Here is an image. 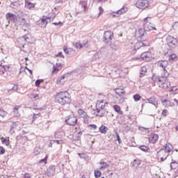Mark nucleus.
I'll return each instance as SVG.
<instances>
[{
    "mask_svg": "<svg viewBox=\"0 0 178 178\" xmlns=\"http://www.w3.org/2000/svg\"><path fill=\"white\" fill-rule=\"evenodd\" d=\"M56 102L60 105H67L72 102V97L67 91L60 92L56 95Z\"/></svg>",
    "mask_w": 178,
    "mask_h": 178,
    "instance_id": "obj_1",
    "label": "nucleus"
},
{
    "mask_svg": "<svg viewBox=\"0 0 178 178\" xmlns=\"http://www.w3.org/2000/svg\"><path fill=\"white\" fill-rule=\"evenodd\" d=\"M108 105V102L105 100H99L96 104V111H92V115L102 118L105 115V106Z\"/></svg>",
    "mask_w": 178,
    "mask_h": 178,
    "instance_id": "obj_2",
    "label": "nucleus"
},
{
    "mask_svg": "<svg viewBox=\"0 0 178 178\" xmlns=\"http://www.w3.org/2000/svg\"><path fill=\"white\" fill-rule=\"evenodd\" d=\"M152 80H153V81H154L155 83H157L160 88H169V87H170V82L169 81V80L162 79L161 76L156 74H153Z\"/></svg>",
    "mask_w": 178,
    "mask_h": 178,
    "instance_id": "obj_3",
    "label": "nucleus"
},
{
    "mask_svg": "<svg viewBox=\"0 0 178 178\" xmlns=\"http://www.w3.org/2000/svg\"><path fill=\"white\" fill-rule=\"evenodd\" d=\"M152 22L151 17H146L144 19V29L145 31L156 30V28H155V26Z\"/></svg>",
    "mask_w": 178,
    "mask_h": 178,
    "instance_id": "obj_4",
    "label": "nucleus"
},
{
    "mask_svg": "<svg viewBox=\"0 0 178 178\" xmlns=\"http://www.w3.org/2000/svg\"><path fill=\"white\" fill-rule=\"evenodd\" d=\"M150 5L149 1L148 0H138L136 3V6L138 9H141L144 10L147 9Z\"/></svg>",
    "mask_w": 178,
    "mask_h": 178,
    "instance_id": "obj_5",
    "label": "nucleus"
},
{
    "mask_svg": "<svg viewBox=\"0 0 178 178\" xmlns=\"http://www.w3.org/2000/svg\"><path fill=\"white\" fill-rule=\"evenodd\" d=\"M65 123L68 126H76L77 124V118L74 115L67 116L65 118Z\"/></svg>",
    "mask_w": 178,
    "mask_h": 178,
    "instance_id": "obj_6",
    "label": "nucleus"
},
{
    "mask_svg": "<svg viewBox=\"0 0 178 178\" xmlns=\"http://www.w3.org/2000/svg\"><path fill=\"white\" fill-rule=\"evenodd\" d=\"M113 39V33L109 31H106L104 32V42L105 44H108V42H110V41H112Z\"/></svg>",
    "mask_w": 178,
    "mask_h": 178,
    "instance_id": "obj_7",
    "label": "nucleus"
},
{
    "mask_svg": "<svg viewBox=\"0 0 178 178\" xmlns=\"http://www.w3.org/2000/svg\"><path fill=\"white\" fill-rule=\"evenodd\" d=\"M167 42L170 48H175L176 45H177V39L173 38V36H168L167 38Z\"/></svg>",
    "mask_w": 178,
    "mask_h": 178,
    "instance_id": "obj_8",
    "label": "nucleus"
},
{
    "mask_svg": "<svg viewBox=\"0 0 178 178\" xmlns=\"http://www.w3.org/2000/svg\"><path fill=\"white\" fill-rule=\"evenodd\" d=\"M157 155L161 158V161L163 162V161H165L168 156H169V153L163 149H161L157 152Z\"/></svg>",
    "mask_w": 178,
    "mask_h": 178,
    "instance_id": "obj_9",
    "label": "nucleus"
},
{
    "mask_svg": "<svg viewBox=\"0 0 178 178\" xmlns=\"http://www.w3.org/2000/svg\"><path fill=\"white\" fill-rule=\"evenodd\" d=\"M128 9L126 7H122L121 9L117 10L116 12H113L111 14L113 17H119L120 15H123V13H126Z\"/></svg>",
    "mask_w": 178,
    "mask_h": 178,
    "instance_id": "obj_10",
    "label": "nucleus"
},
{
    "mask_svg": "<svg viewBox=\"0 0 178 178\" xmlns=\"http://www.w3.org/2000/svg\"><path fill=\"white\" fill-rule=\"evenodd\" d=\"M147 31L145 29H140L135 33L136 38H143V37H147Z\"/></svg>",
    "mask_w": 178,
    "mask_h": 178,
    "instance_id": "obj_11",
    "label": "nucleus"
},
{
    "mask_svg": "<svg viewBox=\"0 0 178 178\" xmlns=\"http://www.w3.org/2000/svg\"><path fill=\"white\" fill-rule=\"evenodd\" d=\"M78 115H79L81 118H83L84 123H88V115H87L86 111L80 108L78 110Z\"/></svg>",
    "mask_w": 178,
    "mask_h": 178,
    "instance_id": "obj_12",
    "label": "nucleus"
},
{
    "mask_svg": "<svg viewBox=\"0 0 178 178\" xmlns=\"http://www.w3.org/2000/svg\"><path fill=\"white\" fill-rule=\"evenodd\" d=\"M56 170V168H55V165H50L45 172V175L48 176L49 177H51V176H54L55 175V172Z\"/></svg>",
    "mask_w": 178,
    "mask_h": 178,
    "instance_id": "obj_13",
    "label": "nucleus"
},
{
    "mask_svg": "<svg viewBox=\"0 0 178 178\" xmlns=\"http://www.w3.org/2000/svg\"><path fill=\"white\" fill-rule=\"evenodd\" d=\"M1 66L6 72H10V70H12L10 65H9L8 61L5 60L4 59L1 60Z\"/></svg>",
    "mask_w": 178,
    "mask_h": 178,
    "instance_id": "obj_14",
    "label": "nucleus"
},
{
    "mask_svg": "<svg viewBox=\"0 0 178 178\" xmlns=\"http://www.w3.org/2000/svg\"><path fill=\"white\" fill-rule=\"evenodd\" d=\"M140 58L143 60H151V58H152V54H151V52L149 51H145L141 54Z\"/></svg>",
    "mask_w": 178,
    "mask_h": 178,
    "instance_id": "obj_15",
    "label": "nucleus"
},
{
    "mask_svg": "<svg viewBox=\"0 0 178 178\" xmlns=\"http://www.w3.org/2000/svg\"><path fill=\"white\" fill-rule=\"evenodd\" d=\"M6 17L8 22H13L15 23L16 20H17V17L16 15H14L13 13H8L6 15Z\"/></svg>",
    "mask_w": 178,
    "mask_h": 178,
    "instance_id": "obj_16",
    "label": "nucleus"
},
{
    "mask_svg": "<svg viewBox=\"0 0 178 178\" xmlns=\"http://www.w3.org/2000/svg\"><path fill=\"white\" fill-rule=\"evenodd\" d=\"M139 45H140V47L137 48V47H138V45L136 44L134 50L133 51V54H136V52H137L136 49H141L143 48V47H148V45H149V43H148V42H145V40H144L142 42H139Z\"/></svg>",
    "mask_w": 178,
    "mask_h": 178,
    "instance_id": "obj_17",
    "label": "nucleus"
},
{
    "mask_svg": "<svg viewBox=\"0 0 178 178\" xmlns=\"http://www.w3.org/2000/svg\"><path fill=\"white\" fill-rule=\"evenodd\" d=\"M158 138H159V136H158V134H152L149 138V142L151 144H155V143L158 141Z\"/></svg>",
    "mask_w": 178,
    "mask_h": 178,
    "instance_id": "obj_18",
    "label": "nucleus"
},
{
    "mask_svg": "<svg viewBox=\"0 0 178 178\" xmlns=\"http://www.w3.org/2000/svg\"><path fill=\"white\" fill-rule=\"evenodd\" d=\"M145 104H152V105H154L156 108L158 105V102L156 101V99L155 97H150L146 99Z\"/></svg>",
    "mask_w": 178,
    "mask_h": 178,
    "instance_id": "obj_19",
    "label": "nucleus"
},
{
    "mask_svg": "<svg viewBox=\"0 0 178 178\" xmlns=\"http://www.w3.org/2000/svg\"><path fill=\"white\" fill-rule=\"evenodd\" d=\"M163 147L164 148H163V149L168 154H170V152H173V146L171 144H165Z\"/></svg>",
    "mask_w": 178,
    "mask_h": 178,
    "instance_id": "obj_20",
    "label": "nucleus"
},
{
    "mask_svg": "<svg viewBox=\"0 0 178 178\" xmlns=\"http://www.w3.org/2000/svg\"><path fill=\"white\" fill-rule=\"evenodd\" d=\"M169 65V63L168 62V60H161V61H159L157 65L159 66V67H162L163 70L166 69L167 66Z\"/></svg>",
    "mask_w": 178,
    "mask_h": 178,
    "instance_id": "obj_21",
    "label": "nucleus"
},
{
    "mask_svg": "<svg viewBox=\"0 0 178 178\" xmlns=\"http://www.w3.org/2000/svg\"><path fill=\"white\" fill-rule=\"evenodd\" d=\"M38 26H40V27H42V29H44L47 27V24H48V22H47V19L42 18V19H40L38 22Z\"/></svg>",
    "mask_w": 178,
    "mask_h": 178,
    "instance_id": "obj_22",
    "label": "nucleus"
},
{
    "mask_svg": "<svg viewBox=\"0 0 178 178\" xmlns=\"http://www.w3.org/2000/svg\"><path fill=\"white\" fill-rule=\"evenodd\" d=\"M63 51L66 55H73L74 54L75 51L72 48H67V47L65 46L63 47Z\"/></svg>",
    "mask_w": 178,
    "mask_h": 178,
    "instance_id": "obj_23",
    "label": "nucleus"
},
{
    "mask_svg": "<svg viewBox=\"0 0 178 178\" xmlns=\"http://www.w3.org/2000/svg\"><path fill=\"white\" fill-rule=\"evenodd\" d=\"M81 136H83L82 131L76 132L74 134L72 138L75 141H79V140H80V138H81Z\"/></svg>",
    "mask_w": 178,
    "mask_h": 178,
    "instance_id": "obj_24",
    "label": "nucleus"
},
{
    "mask_svg": "<svg viewBox=\"0 0 178 178\" xmlns=\"http://www.w3.org/2000/svg\"><path fill=\"white\" fill-rule=\"evenodd\" d=\"M20 108V106H15V108H13V113L15 118H20V113H19Z\"/></svg>",
    "mask_w": 178,
    "mask_h": 178,
    "instance_id": "obj_25",
    "label": "nucleus"
},
{
    "mask_svg": "<svg viewBox=\"0 0 178 178\" xmlns=\"http://www.w3.org/2000/svg\"><path fill=\"white\" fill-rule=\"evenodd\" d=\"M22 5L19 1L12 2L10 5L13 9H17Z\"/></svg>",
    "mask_w": 178,
    "mask_h": 178,
    "instance_id": "obj_26",
    "label": "nucleus"
},
{
    "mask_svg": "<svg viewBox=\"0 0 178 178\" xmlns=\"http://www.w3.org/2000/svg\"><path fill=\"white\" fill-rule=\"evenodd\" d=\"M168 77H169V72H168V70H166V69L163 70L160 79H168Z\"/></svg>",
    "mask_w": 178,
    "mask_h": 178,
    "instance_id": "obj_27",
    "label": "nucleus"
},
{
    "mask_svg": "<svg viewBox=\"0 0 178 178\" xmlns=\"http://www.w3.org/2000/svg\"><path fill=\"white\" fill-rule=\"evenodd\" d=\"M23 12H20L18 11L17 12V17H19V22H21V23H22L23 24H24V23H26V19L24 18H22L23 17Z\"/></svg>",
    "mask_w": 178,
    "mask_h": 178,
    "instance_id": "obj_28",
    "label": "nucleus"
},
{
    "mask_svg": "<svg viewBox=\"0 0 178 178\" xmlns=\"http://www.w3.org/2000/svg\"><path fill=\"white\" fill-rule=\"evenodd\" d=\"M30 38H31V35H25L18 40H24V41H26V42H28L29 44H33V42H31Z\"/></svg>",
    "mask_w": 178,
    "mask_h": 178,
    "instance_id": "obj_29",
    "label": "nucleus"
},
{
    "mask_svg": "<svg viewBox=\"0 0 178 178\" xmlns=\"http://www.w3.org/2000/svg\"><path fill=\"white\" fill-rule=\"evenodd\" d=\"M140 165H141V161H140L139 159H136L131 163V165L133 166V168H138Z\"/></svg>",
    "mask_w": 178,
    "mask_h": 178,
    "instance_id": "obj_30",
    "label": "nucleus"
},
{
    "mask_svg": "<svg viewBox=\"0 0 178 178\" xmlns=\"http://www.w3.org/2000/svg\"><path fill=\"white\" fill-rule=\"evenodd\" d=\"M146 73H147V67L145 66L142 67L140 70V74H139L140 77H144Z\"/></svg>",
    "mask_w": 178,
    "mask_h": 178,
    "instance_id": "obj_31",
    "label": "nucleus"
},
{
    "mask_svg": "<svg viewBox=\"0 0 178 178\" xmlns=\"http://www.w3.org/2000/svg\"><path fill=\"white\" fill-rule=\"evenodd\" d=\"M88 42L86 41L84 43L81 44L80 42H76L75 44V48H76L77 49H81V48H83V47H86V45H87Z\"/></svg>",
    "mask_w": 178,
    "mask_h": 178,
    "instance_id": "obj_32",
    "label": "nucleus"
},
{
    "mask_svg": "<svg viewBox=\"0 0 178 178\" xmlns=\"http://www.w3.org/2000/svg\"><path fill=\"white\" fill-rule=\"evenodd\" d=\"M125 92H126L123 89H120V88L115 89V94H117V95H119V97H122V95H124Z\"/></svg>",
    "mask_w": 178,
    "mask_h": 178,
    "instance_id": "obj_33",
    "label": "nucleus"
},
{
    "mask_svg": "<svg viewBox=\"0 0 178 178\" xmlns=\"http://www.w3.org/2000/svg\"><path fill=\"white\" fill-rule=\"evenodd\" d=\"M64 136H65V133L62 131L56 132L54 135L56 138H63Z\"/></svg>",
    "mask_w": 178,
    "mask_h": 178,
    "instance_id": "obj_34",
    "label": "nucleus"
},
{
    "mask_svg": "<svg viewBox=\"0 0 178 178\" xmlns=\"http://www.w3.org/2000/svg\"><path fill=\"white\" fill-rule=\"evenodd\" d=\"M100 165H102L99 168L100 170H104V169H106L109 166V165L104 161H100Z\"/></svg>",
    "mask_w": 178,
    "mask_h": 178,
    "instance_id": "obj_35",
    "label": "nucleus"
},
{
    "mask_svg": "<svg viewBox=\"0 0 178 178\" xmlns=\"http://www.w3.org/2000/svg\"><path fill=\"white\" fill-rule=\"evenodd\" d=\"M17 85L11 84V88L7 89V92H10V91H17Z\"/></svg>",
    "mask_w": 178,
    "mask_h": 178,
    "instance_id": "obj_36",
    "label": "nucleus"
},
{
    "mask_svg": "<svg viewBox=\"0 0 178 178\" xmlns=\"http://www.w3.org/2000/svg\"><path fill=\"white\" fill-rule=\"evenodd\" d=\"M102 176V172L99 170H95V177L99 178Z\"/></svg>",
    "mask_w": 178,
    "mask_h": 178,
    "instance_id": "obj_37",
    "label": "nucleus"
},
{
    "mask_svg": "<svg viewBox=\"0 0 178 178\" xmlns=\"http://www.w3.org/2000/svg\"><path fill=\"white\" fill-rule=\"evenodd\" d=\"M25 8H27V9H33L35 8V6L34 5V3L30 2L28 3L27 4H25Z\"/></svg>",
    "mask_w": 178,
    "mask_h": 178,
    "instance_id": "obj_38",
    "label": "nucleus"
},
{
    "mask_svg": "<svg viewBox=\"0 0 178 178\" xmlns=\"http://www.w3.org/2000/svg\"><path fill=\"white\" fill-rule=\"evenodd\" d=\"M139 149L143 151V152H147L149 149V147L146 145H141L139 147Z\"/></svg>",
    "mask_w": 178,
    "mask_h": 178,
    "instance_id": "obj_39",
    "label": "nucleus"
},
{
    "mask_svg": "<svg viewBox=\"0 0 178 178\" xmlns=\"http://www.w3.org/2000/svg\"><path fill=\"white\" fill-rule=\"evenodd\" d=\"M134 99L135 102H138V101H140V99H141V96L138 94H136L134 95Z\"/></svg>",
    "mask_w": 178,
    "mask_h": 178,
    "instance_id": "obj_40",
    "label": "nucleus"
},
{
    "mask_svg": "<svg viewBox=\"0 0 178 178\" xmlns=\"http://www.w3.org/2000/svg\"><path fill=\"white\" fill-rule=\"evenodd\" d=\"M47 159H48V156L39 161V165H47Z\"/></svg>",
    "mask_w": 178,
    "mask_h": 178,
    "instance_id": "obj_41",
    "label": "nucleus"
},
{
    "mask_svg": "<svg viewBox=\"0 0 178 178\" xmlns=\"http://www.w3.org/2000/svg\"><path fill=\"white\" fill-rule=\"evenodd\" d=\"M177 163L175 160H172V162L170 163V168L171 169H176Z\"/></svg>",
    "mask_w": 178,
    "mask_h": 178,
    "instance_id": "obj_42",
    "label": "nucleus"
},
{
    "mask_svg": "<svg viewBox=\"0 0 178 178\" xmlns=\"http://www.w3.org/2000/svg\"><path fill=\"white\" fill-rule=\"evenodd\" d=\"M112 49H114V51H118L119 49V45L116 43H113L111 45Z\"/></svg>",
    "mask_w": 178,
    "mask_h": 178,
    "instance_id": "obj_43",
    "label": "nucleus"
},
{
    "mask_svg": "<svg viewBox=\"0 0 178 178\" xmlns=\"http://www.w3.org/2000/svg\"><path fill=\"white\" fill-rule=\"evenodd\" d=\"M99 131H101L103 134H105L106 133V127L102 126L99 129Z\"/></svg>",
    "mask_w": 178,
    "mask_h": 178,
    "instance_id": "obj_44",
    "label": "nucleus"
},
{
    "mask_svg": "<svg viewBox=\"0 0 178 178\" xmlns=\"http://www.w3.org/2000/svg\"><path fill=\"white\" fill-rule=\"evenodd\" d=\"M65 76H62L60 78V79L57 80L58 84H59V83H60L61 84H63L65 83V81H63V80H65Z\"/></svg>",
    "mask_w": 178,
    "mask_h": 178,
    "instance_id": "obj_45",
    "label": "nucleus"
},
{
    "mask_svg": "<svg viewBox=\"0 0 178 178\" xmlns=\"http://www.w3.org/2000/svg\"><path fill=\"white\" fill-rule=\"evenodd\" d=\"M113 109H114V111H115L118 113H119V112H120V106H118V105L113 106Z\"/></svg>",
    "mask_w": 178,
    "mask_h": 178,
    "instance_id": "obj_46",
    "label": "nucleus"
},
{
    "mask_svg": "<svg viewBox=\"0 0 178 178\" xmlns=\"http://www.w3.org/2000/svg\"><path fill=\"white\" fill-rule=\"evenodd\" d=\"M161 102L164 106H169V104H168V102H169V101L168 99H164V100L162 99Z\"/></svg>",
    "mask_w": 178,
    "mask_h": 178,
    "instance_id": "obj_47",
    "label": "nucleus"
},
{
    "mask_svg": "<svg viewBox=\"0 0 178 178\" xmlns=\"http://www.w3.org/2000/svg\"><path fill=\"white\" fill-rule=\"evenodd\" d=\"M55 143L58 145L62 144V140H51V144H55Z\"/></svg>",
    "mask_w": 178,
    "mask_h": 178,
    "instance_id": "obj_48",
    "label": "nucleus"
},
{
    "mask_svg": "<svg viewBox=\"0 0 178 178\" xmlns=\"http://www.w3.org/2000/svg\"><path fill=\"white\" fill-rule=\"evenodd\" d=\"M79 3L80 5H81L83 8L86 9L87 8V4L86 3V1H81Z\"/></svg>",
    "mask_w": 178,
    "mask_h": 178,
    "instance_id": "obj_49",
    "label": "nucleus"
},
{
    "mask_svg": "<svg viewBox=\"0 0 178 178\" xmlns=\"http://www.w3.org/2000/svg\"><path fill=\"white\" fill-rule=\"evenodd\" d=\"M115 136H116L117 140L118 141L119 144H120V143H122V139H120V136H119V134H118V132H115Z\"/></svg>",
    "mask_w": 178,
    "mask_h": 178,
    "instance_id": "obj_50",
    "label": "nucleus"
},
{
    "mask_svg": "<svg viewBox=\"0 0 178 178\" xmlns=\"http://www.w3.org/2000/svg\"><path fill=\"white\" fill-rule=\"evenodd\" d=\"M40 152H41V149H40V148H38V147H35V148L34 153H35L36 155H38Z\"/></svg>",
    "mask_w": 178,
    "mask_h": 178,
    "instance_id": "obj_51",
    "label": "nucleus"
},
{
    "mask_svg": "<svg viewBox=\"0 0 178 178\" xmlns=\"http://www.w3.org/2000/svg\"><path fill=\"white\" fill-rule=\"evenodd\" d=\"M101 55V51H98L97 53H96L94 55V58H95V59H99V56Z\"/></svg>",
    "mask_w": 178,
    "mask_h": 178,
    "instance_id": "obj_52",
    "label": "nucleus"
},
{
    "mask_svg": "<svg viewBox=\"0 0 178 178\" xmlns=\"http://www.w3.org/2000/svg\"><path fill=\"white\" fill-rule=\"evenodd\" d=\"M33 99H35V101H37L39 99L40 96L38 95V94H34L33 95Z\"/></svg>",
    "mask_w": 178,
    "mask_h": 178,
    "instance_id": "obj_53",
    "label": "nucleus"
},
{
    "mask_svg": "<svg viewBox=\"0 0 178 178\" xmlns=\"http://www.w3.org/2000/svg\"><path fill=\"white\" fill-rule=\"evenodd\" d=\"M6 72V71H5V69L3 67H0V74L1 76H2V74H5Z\"/></svg>",
    "mask_w": 178,
    "mask_h": 178,
    "instance_id": "obj_54",
    "label": "nucleus"
},
{
    "mask_svg": "<svg viewBox=\"0 0 178 178\" xmlns=\"http://www.w3.org/2000/svg\"><path fill=\"white\" fill-rule=\"evenodd\" d=\"M35 84L36 87H40V84H41V79L36 80Z\"/></svg>",
    "mask_w": 178,
    "mask_h": 178,
    "instance_id": "obj_55",
    "label": "nucleus"
},
{
    "mask_svg": "<svg viewBox=\"0 0 178 178\" xmlns=\"http://www.w3.org/2000/svg\"><path fill=\"white\" fill-rule=\"evenodd\" d=\"M168 110H163L162 111V115L164 116V118H166V116H168Z\"/></svg>",
    "mask_w": 178,
    "mask_h": 178,
    "instance_id": "obj_56",
    "label": "nucleus"
},
{
    "mask_svg": "<svg viewBox=\"0 0 178 178\" xmlns=\"http://www.w3.org/2000/svg\"><path fill=\"white\" fill-rule=\"evenodd\" d=\"M5 154V148L0 147V155H3Z\"/></svg>",
    "mask_w": 178,
    "mask_h": 178,
    "instance_id": "obj_57",
    "label": "nucleus"
},
{
    "mask_svg": "<svg viewBox=\"0 0 178 178\" xmlns=\"http://www.w3.org/2000/svg\"><path fill=\"white\" fill-rule=\"evenodd\" d=\"M99 16H101V15H102V13H104V8H102V7H99Z\"/></svg>",
    "mask_w": 178,
    "mask_h": 178,
    "instance_id": "obj_58",
    "label": "nucleus"
},
{
    "mask_svg": "<svg viewBox=\"0 0 178 178\" xmlns=\"http://www.w3.org/2000/svg\"><path fill=\"white\" fill-rule=\"evenodd\" d=\"M56 57H60V58H65V56H63V54H62V52H59L58 54H57L56 55Z\"/></svg>",
    "mask_w": 178,
    "mask_h": 178,
    "instance_id": "obj_59",
    "label": "nucleus"
},
{
    "mask_svg": "<svg viewBox=\"0 0 178 178\" xmlns=\"http://www.w3.org/2000/svg\"><path fill=\"white\" fill-rule=\"evenodd\" d=\"M170 59H172L173 60L176 59L177 56H176V54H171L170 56Z\"/></svg>",
    "mask_w": 178,
    "mask_h": 178,
    "instance_id": "obj_60",
    "label": "nucleus"
},
{
    "mask_svg": "<svg viewBox=\"0 0 178 178\" xmlns=\"http://www.w3.org/2000/svg\"><path fill=\"white\" fill-rule=\"evenodd\" d=\"M4 144H5L7 147H9V145H10V140H9V139H8L6 142H4Z\"/></svg>",
    "mask_w": 178,
    "mask_h": 178,
    "instance_id": "obj_61",
    "label": "nucleus"
},
{
    "mask_svg": "<svg viewBox=\"0 0 178 178\" xmlns=\"http://www.w3.org/2000/svg\"><path fill=\"white\" fill-rule=\"evenodd\" d=\"M24 178H31V176L30 175V174H25L24 175Z\"/></svg>",
    "mask_w": 178,
    "mask_h": 178,
    "instance_id": "obj_62",
    "label": "nucleus"
},
{
    "mask_svg": "<svg viewBox=\"0 0 178 178\" xmlns=\"http://www.w3.org/2000/svg\"><path fill=\"white\" fill-rule=\"evenodd\" d=\"M8 139L6 138H1V142L3 144H5V143L7 141Z\"/></svg>",
    "mask_w": 178,
    "mask_h": 178,
    "instance_id": "obj_63",
    "label": "nucleus"
},
{
    "mask_svg": "<svg viewBox=\"0 0 178 178\" xmlns=\"http://www.w3.org/2000/svg\"><path fill=\"white\" fill-rule=\"evenodd\" d=\"M90 127H92V129H93L94 130H95V129H97V126L94 124H90Z\"/></svg>",
    "mask_w": 178,
    "mask_h": 178,
    "instance_id": "obj_64",
    "label": "nucleus"
}]
</instances>
